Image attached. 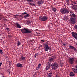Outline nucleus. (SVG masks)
<instances>
[{"label": "nucleus", "mask_w": 77, "mask_h": 77, "mask_svg": "<svg viewBox=\"0 0 77 77\" xmlns=\"http://www.w3.org/2000/svg\"><path fill=\"white\" fill-rule=\"evenodd\" d=\"M21 32L22 33H32V31L31 30V29H27V28H23L22 29H21Z\"/></svg>", "instance_id": "nucleus-2"}, {"label": "nucleus", "mask_w": 77, "mask_h": 77, "mask_svg": "<svg viewBox=\"0 0 77 77\" xmlns=\"http://www.w3.org/2000/svg\"><path fill=\"white\" fill-rule=\"evenodd\" d=\"M54 0V1L55 0Z\"/></svg>", "instance_id": "nucleus-46"}, {"label": "nucleus", "mask_w": 77, "mask_h": 77, "mask_svg": "<svg viewBox=\"0 0 77 77\" xmlns=\"http://www.w3.org/2000/svg\"><path fill=\"white\" fill-rule=\"evenodd\" d=\"M69 75L71 77H74L75 75V74L73 72H71L70 73Z\"/></svg>", "instance_id": "nucleus-13"}, {"label": "nucleus", "mask_w": 77, "mask_h": 77, "mask_svg": "<svg viewBox=\"0 0 77 77\" xmlns=\"http://www.w3.org/2000/svg\"><path fill=\"white\" fill-rule=\"evenodd\" d=\"M72 50H73V51H75V52H77V49H76L75 47H73Z\"/></svg>", "instance_id": "nucleus-24"}, {"label": "nucleus", "mask_w": 77, "mask_h": 77, "mask_svg": "<svg viewBox=\"0 0 77 77\" xmlns=\"http://www.w3.org/2000/svg\"><path fill=\"white\" fill-rule=\"evenodd\" d=\"M38 54H39L38 53L36 54L34 56L36 58V57H38Z\"/></svg>", "instance_id": "nucleus-27"}, {"label": "nucleus", "mask_w": 77, "mask_h": 77, "mask_svg": "<svg viewBox=\"0 0 77 77\" xmlns=\"http://www.w3.org/2000/svg\"><path fill=\"white\" fill-rule=\"evenodd\" d=\"M33 40H31V42H33Z\"/></svg>", "instance_id": "nucleus-44"}, {"label": "nucleus", "mask_w": 77, "mask_h": 77, "mask_svg": "<svg viewBox=\"0 0 77 77\" xmlns=\"http://www.w3.org/2000/svg\"><path fill=\"white\" fill-rule=\"evenodd\" d=\"M63 45H66L65 44H63Z\"/></svg>", "instance_id": "nucleus-45"}, {"label": "nucleus", "mask_w": 77, "mask_h": 77, "mask_svg": "<svg viewBox=\"0 0 77 77\" xmlns=\"http://www.w3.org/2000/svg\"><path fill=\"white\" fill-rule=\"evenodd\" d=\"M2 65V63H0V67Z\"/></svg>", "instance_id": "nucleus-38"}, {"label": "nucleus", "mask_w": 77, "mask_h": 77, "mask_svg": "<svg viewBox=\"0 0 77 77\" xmlns=\"http://www.w3.org/2000/svg\"><path fill=\"white\" fill-rule=\"evenodd\" d=\"M60 11L63 14H65L66 15L68 14L69 12L68 10L66 8L61 9L60 10Z\"/></svg>", "instance_id": "nucleus-3"}, {"label": "nucleus", "mask_w": 77, "mask_h": 77, "mask_svg": "<svg viewBox=\"0 0 77 77\" xmlns=\"http://www.w3.org/2000/svg\"><path fill=\"white\" fill-rule=\"evenodd\" d=\"M30 23H31V22H30V21H28L27 22V24H30Z\"/></svg>", "instance_id": "nucleus-29"}, {"label": "nucleus", "mask_w": 77, "mask_h": 77, "mask_svg": "<svg viewBox=\"0 0 77 77\" xmlns=\"http://www.w3.org/2000/svg\"><path fill=\"white\" fill-rule=\"evenodd\" d=\"M51 66L52 69H57L59 67V64L56 62L53 63H52Z\"/></svg>", "instance_id": "nucleus-4"}, {"label": "nucleus", "mask_w": 77, "mask_h": 77, "mask_svg": "<svg viewBox=\"0 0 77 77\" xmlns=\"http://www.w3.org/2000/svg\"><path fill=\"white\" fill-rule=\"evenodd\" d=\"M50 68V63H48V65L46 66L45 69L47 70H48Z\"/></svg>", "instance_id": "nucleus-11"}, {"label": "nucleus", "mask_w": 77, "mask_h": 77, "mask_svg": "<svg viewBox=\"0 0 77 77\" xmlns=\"http://www.w3.org/2000/svg\"><path fill=\"white\" fill-rule=\"evenodd\" d=\"M30 16V14H28L25 15L24 17H23L24 18H27L29 17Z\"/></svg>", "instance_id": "nucleus-17"}, {"label": "nucleus", "mask_w": 77, "mask_h": 77, "mask_svg": "<svg viewBox=\"0 0 77 77\" xmlns=\"http://www.w3.org/2000/svg\"><path fill=\"white\" fill-rule=\"evenodd\" d=\"M37 3L38 5H41V4L44 3V1L42 0H40Z\"/></svg>", "instance_id": "nucleus-15"}, {"label": "nucleus", "mask_w": 77, "mask_h": 77, "mask_svg": "<svg viewBox=\"0 0 77 77\" xmlns=\"http://www.w3.org/2000/svg\"><path fill=\"white\" fill-rule=\"evenodd\" d=\"M27 14V12L23 13L22 14V15H25L26 14Z\"/></svg>", "instance_id": "nucleus-30"}, {"label": "nucleus", "mask_w": 77, "mask_h": 77, "mask_svg": "<svg viewBox=\"0 0 77 77\" xmlns=\"http://www.w3.org/2000/svg\"><path fill=\"white\" fill-rule=\"evenodd\" d=\"M29 5H30V6H35V5L34 4H32L31 3H29Z\"/></svg>", "instance_id": "nucleus-21"}, {"label": "nucleus", "mask_w": 77, "mask_h": 77, "mask_svg": "<svg viewBox=\"0 0 77 77\" xmlns=\"http://www.w3.org/2000/svg\"><path fill=\"white\" fill-rule=\"evenodd\" d=\"M75 68L76 69H77V65L75 66Z\"/></svg>", "instance_id": "nucleus-42"}, {"label": "nucleus", "mask_w": 77, "mask_h": 77, "mask_svg": "<svg viewBox=\"0 0 77 77\" xmlns=\"http://www.w3.org/2000/svg\"><path fill=\"white\" fill-rule=\"evenodd\" d=\"M21 60H26V57H23V56H22L20 57Z\"/></svg>", "instance_id": "nucleus-16"}, {"label": "nucleus", "mask_w": 77, "mask_h": 77, "mask_svg": "<svg viewBox=\"0 0 77 77\" xmlns=\"http://www.w3.org/2000/svg\"><path fill=\"white\" fill-rule=\"evenodd\" d=\"M74 47L72 46H71V45H69V48H70V49H73V48Z\"/></svg>", "instance_id": "nucleus-26"}, {"label": "nucleus", "mask_w": 77, "mask_h": 77, "mask_svg": "<svg viewBox=\"0 0 77 77\" xmlns=\"http://www.w3.org/2000/svg\"><path fill=\"white\" fill-rule=\"evenodd\" d=\"M65 1L66 2H67V4H69V0H65Z\"/></svg>", "instance_id": "nucleus-28"}, {"label": "nucleus", "mask_w": 77, "mask_h": 77, "mask_svg": "<svg viewBox=\"0 0 77 77\" xmlns=\"http://www.w3.org/2000/svg\"><path fill=\"white\" fill-rule=\"evenodd\" d=\"M49 50H50V51H51L52 50L51 48H49Z\"/></svg>", "instance_id": "nucleus-40"}, {"label": "nucleus", "mask_w": 77, "mask_h": 77, "mask_svg": "<svg viewBox=\"0 0 77 77\" xmlns=\"http://www.w3.org/2000/svg\"><path fill=\"white\" fill-rule=\"evenodd\" d=\"M70 15L71 17L69 20L70 23L71 24H75L76 20L75 19L77 18V15L74 14L73 12H70Z\"/></svg>", "instance_id": "nucleus-1"}, {"label": "nucleus", "mask_w": 77, "mask_h": 77, "mask_svg": "<svg viewBox=\"0 0 77 77\" xmlns=\"http://www.w3.org/2000/svg\"><path fill=\"white\" fill-rule=\"evenodd\" d=\"M23 66V65L22 64L20 63H18L16 65V67L17 68H21Z\"/></svg>", "instance_id": "nucleus-10"}, {"label": "nucleus", "mask_w": 77, "mask_h": 77, "mask_svg": "<svg viewBox=\"0 0 77 77\" xmlns=\"http://www.w3.org/2000/svg\"><path fill=\"white\" fill-rule=\"evenodd\" d=\"M75 29H76V30H77V25H75Z\"/></svg>", "instance_id": "nucleus-36"}, {"label": "nucleus", "mask_w": 77, "mask_h": 77, "mask_svg": "<svg viewBox=\"0 0 77 77\" xmlns=\"http://www.w3.org/2000/svg\"><path fill=\"white\" fill-rule=\"evenodd\" d=\"M75 62L77 64V59L75 60Z\"/></svg>", "instance_id": "nucleus-41"}, {"label": "nucleus", "mask_w": 77, "mask_h": 77, "mask_svg": "<svg viewBox=\"0 0 77 77\" xmlns=\"http://www.w3.org/2000/svg\"><path fill=\"white\" fill-rule=\"evenodd\" d=\"M52 74H53V73L51 72H50V73H49L48 75V77H51V76H52Z\"/></svg>", "instance_id": "nucleus-20"}, {"label": "nucleus", "mask_w": 77, "mask_h": 77, "mask_svg": "<svg viewBox=\"0 0 77 77\" xmlns=\"http://www.w3.org/2000/svg\"><path fill=\"white\" fill-rule=\"evenodd\" d=\"M39 68V67H37L36 68V70H38V69Z\"/></svg>", "instance_id": "nucleus-39"}, {"label": "nucleus", "mask_w": 77, "mask_h": 77, "mask_svg": "<svg viewBox=\"0 0 77 77\" xmlns=\"http://www.w3.org/2000/svg\"><path fill=\"white\" fill-rule=\"evenodd\" d=\"M2 16L0 15V20H2Z\"/></svg>", "instance_id": "nucleus-33"}, {"label": "nucleus", "mask_w": 77, "mask_h": 77, "mask_svg": "<svg viewBox=\"0 0 77 77\" xmlns=\"http://www.w3.org/2000/svg\"><path fill=\"white\" fill-rule=\"evenodd\" d=\"M47 17L45 16H40L39 17V20L41 21H45L48 20Z\"/></svg>", "instance_id": "nucleus-5"}, {"label": "nucleus", "mask_w": 77, "mask_h": 77, "mask_svg": "<svg viewBox=\"0 0 77 77\" xmlns=\"http://www.w3.org/2000/svg\"><path fill=\"white\" fill-rule=\"evenodd\" d=\"M72 70L73 71V72L75 74H77V69L74 68H72Z\"/></svg>", "instance_id": "nucleus-12"}, {"label": "nucleus", "mask_w": 77, "mask_h": 77, "mask_svg": "<svg viewBox=\"0 0 77 77\" xmlns=\"http://www.w3.org/2000/svg\"><path fill=\"white\" fill-rule=\"evenodd\" d=\"M45 42V41L42 40H41V42Z\"/></svg>", "instance_id": "nucleus-37"}, {"label": "nucleus", "mask_w": 77, "mask_h": 77, "mask_svg": "<svg viewBox=\"0 0 77 77\" xmlns=\"http://www.w3.org/2000/svg\"><path fill=\"white\" fill-rule=\"evenodd\" d=\"M52 10L54 11V12H56L57 11V9L54 7H53L52 8Z\"/></svg>", "instance_id": "nucleus-19"}, {"label": "nucleus", "mask_w": 77, "mask_h": 77, "mask_svg": "<svg viewBox=\"0 0 77 77\" xmlns=\"http://www.w3.org/2000/svg\"><path fill=\"white\" fill-rule=\"evenodd\" d=\"M27 2H29L30 3L32 2V3H33L34 1L33 0H26Z\"/></svg>", "instance_id": "nucleus-22"}, {"label": "nucleus", "mask_w": 77, "mask_h": 77, "mask_svg": "<svg viewBox=\"0 0 77 77\" xmlns=\"http://www.w3.org/2000/svg\"><path fill=\"white\" fill-rule=\"evenodd\" d=\"M63 19L65 21H67V20H68V16H65L64 17Z\"/></svg>", "instance_id": "nucleus-18"}, {"label": "nucleus", "mask_w": 77, "mask_h": 77, "mask_svg": "<svg viewBox=\"0 0 77 77\" xmlns=\"http://www.w3.org/2000/svg\"><path fill=\"white\" fill-rule=\"evenodd\" d=\"M72 9H74L75 11H77V4H75L72 6Z\"/></svg>", "instance_id": "nucleus-9"}, {"label": "nucleus", "mask_w": 77, "mask_h": 77, "mask_svg": "<svg viewBox=\"0 0 77 77\" xmlns=\"http://www.w3.org/2000/svg\"><path fill=\"white\" fill-rule=\"evenodd\" d=\"M41 64H39L38 65V67L40 68L41 67Z\"/></svg>", "instance_id": "nucleus-32"}, {"label": "nucleus", "mask_w": 77, "mask_h": 77, "mask_svg": "<svg viewBox=\"0 0 77 77\" xmlns=\"http://www.w3.org/2000/svg\"><path fill=\"white\" fill-rule=\"evenodd\" d=\"M69 62L70 64H73L75 62V58H70L69 59Z\"/></svg>", "instance_id": "nucleus-8"}, {"label": "nucleus", "mask_w": 77, "mask_h": 77, "mask_svg": "<svg viewBox=\"0 0 77 77\" xmlns=\"http://www.w3.org/2000/svg\"><path fill=\"white\" fill-rule=\"evenodd\" d=\"M44 48L45 51H48V50L50 48V47L48 46V42H46L44 44Z\"/></svg>", "instance_id": "nucleus-6"}, {"label": "nucleus", "mask_w": 77, "mask_h": 77, "mask_svg": "<svg viewBox=\"0 0 77 77\" xmlns=\"http://www.w3.org/2000/svg\"><path fill=\"white\" fill-rule=\"evenodd\" d=\"M18 16H19V15L16 14V15H14V17L15 18H18Z\"/></svg>", "instance_id": "nucleus-23"}, {"label": "nucleus", "mask_w": 77, "mask_h": 77, "mask_svg": "<svg viewBox=\"0 0 77 77\" xmlns=\"http://www.w3.org/2000/svg\"><path fill=\"white\" fill-rule=\"evenodd\" d=\"M6 30H8V31H9V29L8 28H6Z\"/></svg>", "instance_id": "nucleus-34"}, {"label": "nucleus", "mask_w": 77, "mask_h": 77, "mask_svg": "<svg viewBox=\"0 0 77 77\" xmlns=\"http://www.w3.org/2000/svg\"><path fill=\"white\" fill-rule=\"evenodd\" d=\"M17 44L18 46H20L21 45V42H20V41H18Z\"/></svg>", "instance_id": "nucleus-25"}, {"label": "nucleus", "mask_w": 77, "mask_h": 77, "mask_svg": "<svg viewBox=\"0 0 77 77\" xmlns=\"http://www.w3.org/2000/svg\"><path fill=\"white\" fill-rule=\"evenodd\" d=\"M56 58V56L55 55L51 57L50 58H49L48 63H50L51 62H53V61L54 60V59Z\"/></svg>", "instance_id": "nucleus-7"}, {"label": "nucleus", "mask_w": 77, "mask_h": 77, "mask_svg": "<svg viewBox=\"0 0 77 77\" xmlns=\"http://www.w3.org/2000/svg\"><path fill=\"white\" fill-rule=\"evenodd\" d=\"M55 77H59V76H57V75H56V76H55Z\"/></svg>", "instance_id": "nucleus-43"}, {"label": "nucleus", "mask_w": 77, "mask_h": 77, "mask_svg": "<svg viewBox=\"0 0 77 77\" xmlns=\"http://www.w3.org/2000/svg\"><path fill=\"white\" fill-rule=\"evenodd\" d=\"M16 25L17 27V28H19V29H20V28H21V26L18 23H16Z\"/></svg>", "instance_id": "nucleus-14"}, {"label": "nucleus", "mask_w": 77, "mask_h": 77, "mask_svg": "<svg viewBox=\"0 0 77 77\" xmlns=\"http://www.w3.org/2000/svg\"><path fill=\"white\" fill-rule=\"evenodd\" d=\"M0 53L2 54L3 53V52H2V50L1 49H0Z\"/></svg>", "instance_id": "nucleus-35"}, {"label": "nucleus", "mask_w": 77, "mask_h": 77, "mask_svg": "<svg viewBox=\"0 0 77 77\" xmlns=\"http://www.w3.org/2000/svg\"><path fill=\"white\" fill-rule=\"evenodd\" d=\"M63 63H60V66H61V67H62V66H63Z\"/></svg>", "instance_id": "nucleus-31"}]
</instances>
